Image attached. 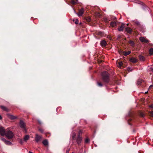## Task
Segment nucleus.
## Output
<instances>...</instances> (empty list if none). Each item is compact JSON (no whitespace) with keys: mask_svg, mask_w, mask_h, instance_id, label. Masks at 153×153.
<instances>
[{"mask_svg":"<svg viewBox=\"0 0 153 153\" xmlns=\"http://www.w3.org/2000/svg\"><path fill=\"white\" fill-rule=\"evenodd\" d=\"M124 28V25L123 24H122L120 26L119 28H118V30L120 31H123Z\"/></svg>","mask_w":153,"mask_h":153,"instance_id":"f3484780","label":"nucleus"},{"mask_svg":"<svg viewBox=\"0 0 153 153\" xmlns=\"http://www.w3.org/2000/svg\"><path fill=\"white\" fill-rule=\"evenodd\" d=\"M139 57L141 61H144L145 59L144 57L141 55H139Z\"/></svg>","mask_w":153,"mask_h":153,"instance_id":"5701e85b","label":"nucleus"},{"mask_svg":"<svg viewBox=\"0 0 153 153\" xmlns=\"http://www.w3.org/2000/svg\"><path fill=\"white\" fill-rule=\"evenodd\" d=\"M42 143L45 146H47L48 145V143L47 140H45L42 141Z\"/></svg>","mask_w":153,"mask_h":153,"instance_id":"f8f14e48","label":"nucleus"},{"mask_svg":"<svg viewBox=\"0 0 153 153\" xmlns=\"http://www.w3.org/2000/svg\"><path fill=\"white\" fill-rule=\"evenodd\" d=\"M140 115L142 117H143L145 116V114L143 112H141L140 113Z\"/></svg>","mask_w":153,"mask_h":153,"instance_id":"bb28decb","label":"nucleus"},{"mask_svg":"<svg viewBox=\"0 0 153 153\" xmlns=\"http://www.w3.org/2000/svg\"><path fill=\"white\" fill-rule=\"evenodd\" d=\"M38 123H39V124H41V123H42L41 122V121L40 120H38Z\"/></svg>","mask_w":153,"mask_h":153,"instance_id":"58836bf2","label":"nucleus"},{"mask_svg":"<svg viewBox=\"0 0 153 153\" xmlns=\"http://www.w3.org/2000/svg\"><path fill=\"white\" fill-rule=\"evenodd\" d=\"M1 139L7 145L10 146L13 145L12 143L11 142L6 140L5 138H2Z\"/></svg>","mask_w":153,"mask_h":153,"instance_id":"39448f33","label":"nucleus"},{"mask_svg":"<svg viewBox=\"0 0 153 153\" xmlns=\"http://www.w3.org/2000/svg\"><path fill=\"white\" fill-rule=\"evenodd\" d=\"M69 149H68L66 151V153H69Z\"/></svg>","mask_w":153,"mask_h":153,"instance_id":"79ce46f5","label":"nucleus"},{"mask_svg":"<svg viewBox=\"0 0 153 153\" xmlns=\"http://www.w3.org/2000/svg\"><path fill=\"white\" fill-rule=\"evenodd\" d=\"M98 34L99 35H100V36H102V35L103 33H102V32H98Z\"/></svg>","mask_w":153,"mask_h":153,"instance_id":"72a5a7b5","label":"nucleus"},{"mask_svg":"<svg viewBox=\"0 0 153 153\" xmlns=\"http://www.w3.org/2000/svg\"><path fill=\"white\" fill-rule=\"evenodd\" d=\"M100 44L102 46V47L104 46H104H106L107 43H106V42L105 41L103 40L100 43Z\"/></svg>","mask_w":153,"mask_h":153,"instance_id":"9b49d317","label":"nucleus"},{"mask_svg":"<svg viewBox=\"0 0 153 153\" xmlns=\"http://www.w3.org/2000/svg\"><path fill=\"white\" fill-rule=\"evenodd\" d=\"M79 21L78 19H76L75 21V23L76 24H77L78 23Z\"/></svg>","mask_w":153,"mask_h":153,"instance_id":"473e14b6","label":"nucleus"},{"mask_svg":"<svg viewBox=\"0 0 153 153\" xmlns=\"http://www.w3.org/2000/svg\"><path fill=\"white\" fill-rule=\"evenodd\" d=\"M1 119H2V117L0 115V120Z\"/></svg>","mask_w":153,"mask_h":153,"instance_id":"37998d69","label":"nucleus"},{"mask_svg":"<svg viewBox=\"0 0 153 153\" xmlns=\"http://www.w3.org/2000/svg\"><path fill=\"white\" fill-rule=\"evenodd\" d=\"M7 130H5L3 127H0V134L2 136L5 135Z\"/></svg>","mask_w":153,"mask_h":153,"instance_id":"7ed1b4c3","label":"nucleus"},{"mask_svg":"<svg viewBox=\"0 0 153 153\" xmlns=\"http://www.w3.org/2000/svg\"><path fill=\"white\" fill-rule=\"evenodd\" d=\"M78 0H71V3L72 4H75L77 3Z\"/></svg>","mask_w":153,"mask_h":153,"instance_id":"a211bd4d","label":"nucleus"},{"mask_svg":"<svg viewBox=\"0 0 153 153\" xmlns=\"http://www.w3.org/2000/svg\"><path fill=\"white\" fill-rule=\"evenodd\" d=\"M131 53V52L130 51H128L126 52H124V54L125 56H127L128 55H129Z\"/></svg>","mask_w":153,"mask_h":153,"instance_id":"4be33fe9","label":"nucleus"},{"mask_svg":"<svg viewBox=\"0 0 153 153\" xmlns=\"http://www.w3.org/2000/svg\"><path fill=\"white\" fill-rule=\"evenodd\" d=\"M127 70L128 71H132V70L131 69V68L129 67L128 68Z\"/></svg>","mask_w":153,"mask_h":153,"instance_id":"2f4dec72","label":"nucleus"},{"mask_svg":"<svg viewBox=\"0 0 153 153\" xmlns=\"http://www.w3.org/2000/svg\"><path fill=\"white\" fill-rule=\"evenodd\" d=\"M129 61L131 62L135 63L137 61V59L135 58L132 57L129 59Z\"/></svg>","mask_w":153,"mask_h":153,"instance_id":"9d476101","label":"nucleus"},{"mask_svg":"<svg viewBox=\"0 0 153 153\" xmlns=\"http://www.w3.org/2000/svg\"><path fill=\"white\" fill-rule=\"evenodd\" d=\"M82 141V138L80 137L79 135H78L77 138L76 140V141L78 144L79 145L80 144Z\"/></svg>","mask_w":153,"mask_h":153,"instance_id":"0eeeda50","label":"nucleus"},{"mask_svg":"<svg viewBox=\"0 0 153 153\" xmlns=\"http://www.w3.org/2000/svg\"><path fill=\"white\" fill-rule=\"evenodd\" d=\"M149 53L150 55H153V48H151L149 50Z\"/></svg>","mask_w":153,"mask_h":153,"instance_id":"412c9836","label":"nucleus"},{"mask_svg":"<svg viewBox=\"0 0 153 153\" xmlns=\"http://www.w3.org/2000/svg\"><path fill=\"white\" fill-rule=\"evenodd\" d=\"M0 107L4 111H9L8 109L5 107L1 105L0 106Z\"/></svg>","mask_w":153,"mask_h":153,"instance_id":"4468645a","label":"nucleus"},{"mask_svg":"<svg viewBox=\"0 0 153 153\" xmlns=\"http://www.w3.org/2000/svg\"><path fill=\"white\" fill-rule=\"evenodd\" d=\"M84 11V9L82 8L79 10V13H78V16H81L83 14Z\"/></svg>","mask_w":153,"mask_h":153,"instance_id":"6e6552de","label":"nucleus"},{"mask_svg":"<svg viewBox=\"0 0 153 153\" xmlns=\"http://www.w3.org/2000/svg\"><path fill=\"white\" fill-rule=\"evenodd\" d=\"M5 135L8 139H11L13 138L14 135L11 131L7 130L6 131V133Z\"/></svg>","mask_w":153,"mask_h":153,"instance_id":"f03ea898","label":"nucleus"},{"mask_svg":"<svg viewBox=\"0 0 153 153\" xmlns=\"http://www.w3.org/2000/svg\"><path fill=\"white\" fill-rule=\"evenodd\" d=\"M76 135V133L75 132L72 133V137L73 139H75V137Z\"/></svg>","mask_w":153,"mask_h":153,"instance_id":"b1692460","label":"nucleus"},{"mask_svg":"<svg viewBox=\"0 0 153 153\" xmlns=\"http://www.w3.org/2000/svg\"><path fill=\"white\" fill-rule=\"evenodd\" d=\"M19 125L21 128L24 129L25 130V132H26L27 131L25 127V123L22 120H21L20 122Z\"/></svg>","mask_w":153,"mask_h":153,"instance_id":"20e7f679","label":"nucleus"},{"mask_svg":"<svg viewBox=\"0 0 153 153\" xmlns=\"http://www.w3.org/2000/svg\"><path fill=\"white\" fill-rule=\"evenodd\" d=\"M87 18L88 19H87L88 20V22H89V21H90V20H91L90 18Z\"/></svg>","mask_w":153,"mask_h":153,"instance_id":"ea45409f","label":"nucleus"},{"mask_svg":"<svg viewBox=\"0 0 153 153\" xmlns=\"http://www.w3.org/2000/svg\"><path fill=\"white\" fill-rule=\"evenodd\" d=\"M102 79L103 82L105 83H108L109 81V75L108 72L104 71L102 73Z\"/></svg>","mask_w":153,"mask_h":153,"instance_id":"f257e3e1","label":"nucleus"},{"mask_svg":"<svg viewBox=\"0 0 153 153\" xmlns=\"http://www.w3.org/2000/svg\"><path fill=\"white\" fill-rule=\"evenodd\" d=\"M152 87H153V85H151L149 87V89Z\"/></svg>","mask_w":153,"mask_h":153,"instance_id":"4c0bfd02","label":"nucleus"},{"mask_svg":"<svg viewBox=\"0 0 153 153\" xmlns=\"http://www.w3.org/2000/svg\"><path fill=\"white\" fill-rule=\"evenodd\" d=\"M151 68V69L152 70H153V68Z\"/></svg>","mask_w":153,"mask_h":153,"instance_id":"a18cd8bd","label":"nucleus"},{"mask_svg":"<svg viewBox=\"0 0 153 153\" xmlns=\"http://www.w3.org/2000/svg\"><path fill=\"white\" fill-rule=\"evenodd\" d=\"M135 23V24H137V25H139L140 24V22H138V21L136 22Z\"/></svg>","mask_w":153,"mask_h":153,"instance_id":"f704fd0d","label":"nucleus"},{"mask_svg":"<svg viewBox=\"0 0 153 153\" xmlns=\"http://www.w3.org/2000/svg\"><path fill=\"white\" fill-rule=\"evenodd\" d=\"M123 64L122 62H119L118 66L119 67L121 68L123 65Z\"/></svg>","mask_w":153,"mask_h":153,"instance_id":"393cba45","label":"nucleus"},{"mask_svg":"<svg viewBox=\"0 0 153 153\" xmlns=\"http://www.w3.org/2000/svg\"><path fill=\"white\" fill-rule=\"evenodd\" d=\"M72 153H74V152H72Z\"/></svg>","mask_w":153,"mask_h":153,"instance_id":"de8ad7c7","label":"nucleus"},{"mask_svg":"<svg viewBox=\"0 0 153 153\" xmlns=\"http://www.w3.org/2000/svg\"><path fill=\"white\" fill-rule=\"evenodd\" d=\"M128 43L131 45L132 47H134L135 45L134 42L131 40H130L129 41Z\"/></svg>","mask_w":153,"mask_h":153,"instance_id":"6ab92c4d","label":"nucleus"},{"mask_svg":"<svg viewBox=\"0 0 153 153\" xmlns=\"http://www.w3.org/2000/svg\"><path fill=\"white\" fill-rule=\"evenodd\" d=\"M73 10L74 11V13L76 14H77L78 15V13H76V11L74 10V9L73 8Z\"/></svg>","mask_w":153,"mask_h":153,"instance_id":"a19ab883","label":"nucleus"},{"mask_svg":"<svg viewBox=\"0 0 153 153\" xmlns=\"http://www.w3.org/2000/svg\"><path fill=\"white\" fill-rule=\"evenodd\" d=\"M29 153H33V152H30V151H29Z\"/></svg>","mask_w":153,"mask_h":153,"instance_id":"c03bdc74","label":"nucleus"},{"mask_svg":"<svg viewBox=\"0 0 153 153\" xmlns=\"http://www.w3.org/2000/svg\"><path fill=\"white\" fill-rule=\"evenodd\" d=\"M140 40L142 42L147 43L149 41L144 37H141L140 38Z\"/></svg>","mask_w":153,"mask_h":153,"instance_id":"1a4fd4ad","label":"nucleus"},{"mask_svg":"<svg viewBox=\"0 0 153 153\" xmlns=\"http://www.w3.org/2000/svg\"><path fill=\"white\" fill-rule=\"evenodd\" d=\"M126 30L127 32L129 33H131L132 32V30L130 28L127 27L126 28Z\"/></svg>","mask_w":153,"mask_h":153,"instance_id":"ddd939ff","label":"nucleus"},{"mask_svg":"<svg viewBox=\"0 0 153 153\" xmlns=\"http://www.w3.org/2000/svg\"><path fill=\"white\" fill-rule=\"evenodd\" d=\"M150 116L153 117V111H152L149 112Z\"/></svg>","mask_w":153,"mask_h":153,"instance_id":"c85d7f7f","label":"nucleus"},{"mask_svg":"<svg viewBox=\"0 0 153 153\" xmlns=\"http://www.w3.org/2000/svg\"><path fill=\"white\" fill-rule=\"evenodd\" d=\"M117 25V23L115 22H112L110 23V25L112 27H114Z\"/></svg>","mask_w":153,"mask_h":153,"instance_id":"dca6fc26","label":"nucleus"},{"mask_svg":"<svg viewBox=\"0 0 153 153\" xmlns=\"http://www.w3.org/2000/svg\"><path fill=\"white\" fill-rule=\"evenodd\" d=\"M39 130L42 133H43V130L42 129L40 128L39 129Z\"/></svg>","mask_w":153,"mask_h":153,"instance_id":"c9c22d12","label":"nucleus"},{"mask_svg":"<svg viewBox=\"0 0 153 153\" xmlns=\"http://www.w3.org/2000/svg\"><path fill=\"white\" fill-rule=\"evenodd\" d=\"M149 107L153 109V104L149 106Z\"/></svg>","mask_w":153,"mask_h":153,"instance_id":"e433bc0d","label":"nucleus"},{"mask_svg":"<svg viewBox=\"0 0 153 153\" xmlns=\"http://www.w3.org/2000/svg\"><path fill=\"white\" fill-rule=\"evenodd\" d=\"M10 118L11 119H14L16 118V117L13 116L11 115L10 116Z\"/></svg>","mask_w":153,"mask_h":153,"instance_id":"cd10ccee","label":"nucleus"},{"mask_svg":"<svg viewBox=\"0 0 153 153\" xmlns=\"http://www.w3.org/2000/svg\"><path fill=\"white\" fill-rule=\"evenodd\" d=\"M30 137L28 135H25L24 138V141H27L29 138Z\"/></svg>","mask_w":153,"mask_h":153,"instance_id":"2eb2a0df","label":"nucleus"},{"mask_svg":"<svg viewBox=\"0 0 153 153\" xmlns=\"http://www.w3.org/2000/svg\"><path fill=\"white\" fill-rule=\"evenodd\" d=\"M147 92H148L147 91H146V92H145V93L146 94V93H147Z\"/></svg>","mask_w":153,"mask_h":153,"instance_id":"49530a36","label":"nucleus"},{"mask_svg":"<svg viewBox=\"0 0 153 153\" xmlns=\"http://www.w3.org/2000/svg\"><path fill=\"white\" fill-rule=\"evenodd\" d=\"M89 140L88 138H86L85 140V143H89Z\"/></svg>","mask_w":153,"mask_h":153,"instance_id":"c756f323","label":"nucleus"},{"mask_svg":"<svg viewBox=\"0 0 153 153\" xmlns=\"http://www.w3.org/2000/svg\"><path fill=\"white\" fill-rule=\"evenodd\" d=\"M97 84L100 87H101L103 86V85L101 82H97Z\"/></svg>","mask_w":153,"mask_h":153,"instance_id":"a878e982","label":"nucleus"},{"mask_svg":"<svg viewBox=\"0 0 153 153\" xmlns=\"http://www.w3.org/2000/svg\"><path fill=\"white\" fill-rule=\"evenodd\" d=\"M23 140H23L22 139H20L19 140V143H20L21 144H22L23 143Z\"/></svg>","mask_w":153,"mask_h":153,"instance_id":"7c9ffc66","label":"nucleus"},{"mask_svg":"<svg viewBox=\"0 0 153 153\" xmlns=\"http://www.w3.org/2000/svg\"><path fill=\"white\" fill-rule=\"evenodd\" d=\"M42 139V137L41 136L39 135L36 134L35 137V140L37 143H38Z\"/></svg>","mask_w":153,"mask_h":153,"instance_id":"423d86ee","label":"nucleus"},{"mask_svg":"<svg viewBox=\"0 0 153 153\" xmlns=\"http://www.w3.org/2000/svg\"><path fill=\"white\" fill-rule=\"evenodd\" d=\"M143 82V80L142 79H139L137 82V84L138 85H140L141 83H142Z\"/></svg>","mask_w":153,"mask_h":153,"instance_id":"aec40b11","label":"nucleus"}]
</instances>
